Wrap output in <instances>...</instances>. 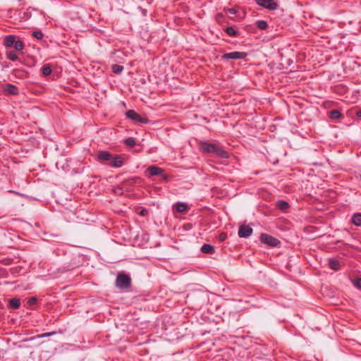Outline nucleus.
<instances>
[{
    "mask_svg": "<svg viewBox=\"0 0 361 361\" xmlns=\"http://www.w3.org/2000/svg\"><path fill=\"white\" fill-rule=\"evenodd\" d=\"M173 207L179 213H184L188 209V205L183 202H177Z\"/></svg>",
    "mask_w": 361,
    "mask_h": 361,
    "instance_id": "obj_14",
    "label": "nucleus"
},
{
    "mask_svg": "<svg viewBox=\"0 0 361 361\" xmlns=\"http://www.w3.org/2000/svg\"><path fill=\"white\" fill-rule=\"evenodd\" d=\"M260 240L262 243L271 247H276L280 244V240L279 239L267 233L261 234Z\"/></svg>",
    "mask_w": 361,
    "mask_h": 361,
    "instance_id": "obj_4",
    "label": "nucleus"
},
{
    "mask_svg": "<svg viewBox=\"0 0 361 361\" xmlns=\"http://www.w3.org/2000/svg\"><path fill=\"white\" fill-rule=\"evenodd\" d=\"M13 47L15 49L16 51L23 53V51L25 48V44L23 41L20 39H16Z\"/></svg>",
    "mask_w": 361,
    "mask_h": 361,
    "instance_id": "obj_16",
    "label": "nucleus"
},
{
    "mask_svg": "<svg viewBox=\"0 0 361 361\" xmlns=\"http://www.w3.org/2000/svg\"><path fill=\"white\" fill-rule=\"evenodd\" d=\"M140 179L141 178L140 177L135 176L122 181L121 184L126 190H129L132 187L135 185L137 180H140Z\"/></svg>",
    "mask_w": 361,
    "mask_h": 361,
    "instance_id": "obj_9",
    "label": "nucleus"
},
{
    "mask_svg": "<svg viewBox=\"0 0 361 361\" xmlns=\"http://www.w3.org/2000/svg\"><path fill=\"white\" fill-rule=\"evenodd\" d=\"M16 51H7L6 52V58L12 61H16L18 60V56Z\"/></svg>",
    "mask_w": 361,
    "mask_h": 361,
    "instance_id": "obj_18",
    "label": "nucleus"
},
{
    "mask_svg": "<svg viewBox=\"0 0 361 361\" xmlns=\"http://www.w3.org/2000/svg\"><path fill=\"white\" fill-rule=\"evenodd\" d=\"M252 228L247 225H242L238 230V235L240 238H247L252 233Z\"/></svg>",
    "mask_w": 361,
    "mask_h": 361,
    "instance_id": "obj_10",
    "label": "nucleus"
},
{
    "mask_svg": "<svg viewBox=\"0 0 361 361\" xmlns=\"http://www.w3.org/2000/svg\"><path fill=\"white\" fill-rule=\"evenodd\" d=\"M352 223L357 226H361V213H355L352 217Z\"/></svg>",
    "mask_w": 361,
    "mask_h": 361,
    "instance_id": "obj_20",
    "label": "nucleus"
},
{
    "mask_svg": "<svg viewBox=\"0 0 361 361\" xmlns=\"http://www.w3.org/2000/svg\"><path fill=\"white\" fill-rule=\"evenodd\" d=\"M124 188L122 187V185L120 184L116 189L115 193L117 195H122L123 193Z\"/></svg>",
    "mask_w": 361,
    "mask_h": 361,
    "instance_id": "obj_31",
    "label": "nucleus"
},
{
    "mask_svg": "<svg viewBox=\"0 0 361 361\" xmlns=\"http://www.w3.org/2000/svg\"><path fill=\"white\" fill-rule=\"evenodd\" d=\"M225 32L231 37L238 36V32L233 27H228L225 29Z\"/></svg>",
    "mask_w": 361,
    "mask_h": 361,
    "instance_id": "obj_28",
    "label": "nucleus"
},
{
    "mask_svg": "<svg viewBox=\"0 0 361 361\" xmlns=\"http://www.w3.org/2000/svg\"><path fill=\"white\" fill-rule=\"evenodd\" d=\"M247 56V53L241 51H233L230 53H226L222 55L221 59L223 60L228 59H243Z\"/></svg>",
    "mask_w": 361,
    "mask_h": 361,
    "instance_id": "obj_6",
    "label": "nucleus"
},
{
    "mask_svg": "<svg viewBox=\"0 0 361 361\" xmlns=\"http://www.w3.org/2000/svg\"><path fill=\"white\" fill-rule=\"evenodd\" d=\"M226 237H227L226 233H221V235H219L220 241H224L226 240Z\"/></svg>",
    "mask_w": 361,
    "mask_h": 361,
    "instance_id": "obj_34",
    "label": "nucleus"
},
{
    "mask_svg": "<svg viewBox=\"0 0 361 361\" xmlns=\"http://www.w3.org/2000/svg\"><path fill=\"white\" fill-rule=\"evenodd\" d=\"M56 334V332L55 331H51V332H48V333H44V334H38V335H36L33 337H32L30 338V340H34V339H36V338H44V337H48V336H53Z\"/></svg>",
    "mask_w": 361,
    "mask_h": 361,
    "instance_id": "obj_26",
    "label": "nucleus"
},
{
    "mask_svg": "<svg viewBox=\"0 0 361 361\" xmlns=\"http://www.w3.org/2000/svg\"><path fill=\"white\" fill-rule=\"evenodd\" d=\"M329 266L331 269L334 271L338 270L341 267L340 262L338 260L332 258L329 259Z\"/></svg>",
    "mask_w": 361,
    "mask_h": 361,
    "instance_id": "obj_17",
    "label": "nucleus"
},
{
    "mask_svg": "<svg viewBox=\"0 0 361 361\" xmlns=\"http://www.w3.org/2000/svg\"><path fill=\"white\" fill-rule=\"evenodd\" d=\"M224 11L228 14L231 18H233L237 13V11L234 8H224Z\"/></svg>",
    "mask_w": 361,
    "mask_h": 361,
    "instance_id": "obj_29",
    "label": "nucleus"
},
{
    "mask_svg": "<svg viewBox=\"0 0 361 361\" xmlns=\"http://www.w3.org/2000/svg\"><path fill=\"white\" fill-rule=\"evenodd\" d=\"M360 180H361V174H360Z\"/></svg>",
    "mask_w": 361,
    "mask_h": 361,
    "instance_id": "obj_40",
    "label": "nucleus"
},
{
    "mask_svg": "<svg viewBox=\"0 0 361 361\" xmlns=\"http://www.w3.org/2000/svg\"><path fill=\"white\" fill-rule=\"evenodd\" d=\"M113 154L108 151L100 150L97 155V160L100 162H110Z\"/></svg>",
    "mask_w": 361,
    "mask_h": 361,
    "instance_id": "obj_8",
    "label": "nucleus"
},
{
    "mask_svg": "<svg viewBox=\"0 0 361 361\" xmlns=\"http://www.w3.org/2000/svg\"><path fill=\"white\" fill-rule=\"evenodd\" d=\"M41 71H42V73L45 75V76H48L49 75L51 72H52V70H51V68L50 66V65L49 64H45L44 65L42 68H41Z\"/></svg>",
    "mask_w": 361,
    "mask_h": 361,
    "instance_id": "obj_21",
    "label": "nucleus"
},
{
    "mask_svg": "<svg viewBox=\"0 0 361 361\" xmlns=\"http://www.w3.org/2000/svg\"><path fill=\"white\" fill-rule=\"evenodd\" d=\"M37 299L35 297H31L27 300V304L29 305H34L37 303Z\"/></svg>",
    "mask_w": 361,
    "mask_h": 361,
    "instance_id": "obj_32",
    "label": "nucleus"
},
{
    "mask_svg": "<svg viewBox=\"0 0 361 361\" xmlns=\"http://www.w3.org/2000/svg\"><path fill=\"white\" fill-rule=\"evenodd\" d=\"M159 176L162 178V179H164L165 180H167L169 178V176L166 175V173H164V171L162 172V175H159Z\"/></svg>",
    "mask_w": 361,
    "mask_h": 361,
    "instance_id": "obj_36",
    "label": "nucleus"
},
{
    "mask_svg": "<svg viewBox=\"0 0 361 361\" xmlns=\"http://www.w3.org/2000/svg\"><path fill=\"white\" fill-rule=\"evenodd\" d=\"M124 164V158L123 155L116 154L113 155L112 159H111L110 162L107 163V164L110 167L113 168H120Z\"/></svg>",
    "mask_w": 361,
    "mask_h": 361,
    "instance_id": "obj_7",
    "label": "nucleus"
},
{
    "mask_svg": "<svg viewBox=\"0 0 361 361\" xmlns=\"http://www.w3.org/2000/svg\"><path fill=\"white\" fill-rule=\"evenodd\" d=\"M115 284L121 289H127L131 286V279L129 275L123 272L117 275Z\"/></svg>",
    "mask_w": 361,
    "mask_h": 361,
    "instance_id": "obj_2",
    "label": "nucleus"
},
{
    "mask_svg": "<svg viewBox=\"0 0 361 361\" xmlns=\"http://www.w3.org/2000/svg\"><path fill=\"white\" fill-rule=\"evenodd\" d=\"M204 154H209L214 158L221 159L230 157L229 153L220 144L209 141H204Z\"/></svg>",
    "mask_w": 361,
    "mask_h": 361,
    "instance_id": "obj_1",
    "label": "nucleus"
},
{
    "mask_svg": "<svg viewBox=\"0 0 361 361\" xmlns=\"http://www.w3.org/2000/svg\"><path fill=\"white\" fill-rule=\"evenodd\" d=\"M20 306V300L18 298H11L8 300V307L17 310Z\"/></svg>",
    "mask_w": 361,
    "mask_h": 361,
    "instance_id": "obj_15",
    "label": "nucleus"
},
{
    "mask_svg": "<svg viewBox=\"0 0 361 361\" xmlns=\"http://www.w3.org/2000/svg\"><path fill=\"white\" fill-rule=\"evenodd\" d=\"M123 143L129 147H133L136 145V142L133 137H127L123 140Z\"/></svg>",
    "mask_w": 361,
    "mask_h": 361,
    "instance_id": "obj_23",
    "label": "nucleus"
},
{
    "mask_svg": "<svg viewBox=\"0 0 361 361\" xmlns=\"http://www.w3.org/2000/svg\"><path fill=\"white\" fill-rule=\"evenodd\" d=\"M256 26L259 30H264L268 27V24L267 21L261 20L256 22Z\"/></svg>",
    "mask_w": 361,
    "mask_h": 361,
    "instance_id": "obj_22",
    "label": "nucleus"
},
{
    "mask_svg": "<svg viewBox=\"0 0 361 361\" xmlns=\"http://www.w3.org/2000/svg\"><path fill=\"white\" fill-rule=\"evenodd\" d=\"M255 1L257 5L270 11H274L279 7L274 0H255Z\"/></svg>",
    "mask_w": 361,
    "mask_h": 361,
    "instance_id": "obj_5",
    "label": "nucleus"
},
{
    "mask_svg": "<svg viewBox=\"0 0 361 361\" xmlns=\"http://www.w3.org/2000/svg\"><path fill=\"white\" fill-rule=\"evenodd\" d=\"M214 252L215 249L214 246L204 243V254H214Z\"/></svg>",
    "mask_w": 361,
    "mask_h": 361,
    "instance_id": "obj_25",
    "label": "nucleus"
},
{
    "mask_svg": "<svg viewBox=\"0 0 361 361\" xmlns=\"http://www.w3.org/2000/svg\"><path fill=\"white\" fill-rule=\"evenodd\" d=\"M353 284L355 287L361 289V278H357L354 280Z\"/></svg>",
    "mask_w": 361,
    "mask_h": 361,
    "instance_id": "obj_33",
    "label": "nucleus"
},
{
    "mask_svg": "<svg viewBox=\"0 0 361 361\" xmlns=\"http://www.w3.org/2000/svg\"><path fill=\"white\" fill-rule=\"evenodd\" d=\"M123 66L118 64H114L111 67L113 73L120 74L123 71Z\"/></svg>",
    "mask_w": 361,
    "mask_h": 361,
    "instance_id": "obj_24",
    "label": "nucleus"
},
{
    "mask_svg": "<svg viewBox=\"0 0 361 361\" xmlns=\"http://www.w3.org/2000/svg\"><path fill=\"white\" fill-rule=\"evenodd\" d=\"M148 212L147 209H142L140 212V215L144 216H146Z\"/></svg>",
    "mask_w": 361,
    "mask_h": 361,
    "instance_id": "obj_35",
    "label": "nucleus"
},
{
    "mask_svg": "<svg viewBox=\"0 0 361 361\" xmlns=\"http://www.w3.org/2000/svg\"><path fill=\"white\" fill-rule=\"evenodd\" d=\"M342 116V114L340 111L334 109L330 111V117L333 119H337Z\"/></svg>",
    "mask_w": 361,
    "mask_h": 361,
    "instance_id": "obj_27",
    "label": "nucleus"
},
{
    "mask_svg": "<svg viewBox=\"0 0 361 361\" xmlns=\"http://www.w3.org/2000/svg\"><path fill=\"white\" fill-rule=\"evenodd\" d=\"M200 149H203V142H200Z\"/></svg>",
    "mask_w": 361,
    "mask_h": 361,
    "instance_id": "obj_38",
    "label": "nucleus"
},
{
    "mask_svg": "<svg viewBox=\"0 0 361 361\" xmlns=\"http://www.w3.org/2000/svg\"><path fill=\"white\" fill-rule=\"evenodd\" d=\"M3 90L4 92L8 94L17 95L19 93L18 88L16 85L11 83L5 84L4 85Z\"/></svg>",
    "mask_w": 361,
    "mask_h": 361,
    "instance_id": "obj_11",
    "label": "nucleus"
},
{
    "mask_svg": "<svg viewBox=\"0 0 361 361\" xmlns=\"http://www.w3.org/2000/svg\"><path fill=\"white\" fill-rule=\"evenodd\" d=\"M32 35L37 39H42L44 37V34L40 30L33 31Z\"/></svg>",
    "mask_w": 361,
    "mask_h": 361,
    "instance_id": "obj_30",
    "label": "nucleus"
},
{
    "mask_svg": "<svg viewBox=\"0 0 361 361\" xmlns=\"http://www.w3.org/2000/svg\"><path fill=\"white\" fill-rule=\"evenodd\" d=\"M16 41V37L13 35H6L4 38V45L6 47H13Z\"/></svg>",
    "mask_w": 361,
    "mask_h": 361,
    "instance_id": "obj_12",
    "label": "nucleus"
},
{
    "mask_svg": "<svg viewBox=\"0 0 361 361\" xmlns=\"http://www.w3.org/2000/svg\"><path fill=\"white\" fill-rule=\"evenodd\" d=\"M126 116L128 118L136 122V123H148L149 119L147 117H143L140 116L139 114H137L134 110H128L126 112Z\"/></svg>",
    "mask_w": 361,
    "mask_h": 361,
    "instance_id": "obj_3",
    "label": "nucleus"
},
{
    "mask_svg": "<svg viewBox=\"0 0 361 361\" xmlns=\"http://www.w3.org/2000/svg\"><path fill=\"white\" fill-rule=\"evenodd\" d=\"M276 206L281 210H286L290 207L289 204L287 202L282 200H279L276 202Z\"/></svg>",
    "mask_w": 361,
    "mask_h": 361,
    "instance_id": "obj_19",
    "label": "nucleus"
},
{
    "mask_svg": "<svg viewBox=\"0 0 361 361\" xmlns=\"http://www.w3.org/2000/svg\"><path fill=\"white\" fill-rule=\"evenodd\" d=\"M147 171L149 172L151 176L162 175L164 169L157 166H150L147 168Z\"/></svg>",
    "mask_w": 361,
    "mask_h": 361,
    "instance_id": "obj_13",
    "label": "nucleus"
},
{
    "mask_svg": "<svg viewBox=\"0 0 361 361\" xmlns=\"http://www.w3.org/2000/svg\"><path fill=\"white\" fill-rule=\"evenodd\" d=\"M355 115L359 117V118H361V110H358L356 111L355 113Z\"/></svg>",
    "mask_w": 361,
    "mask_h": 361,
    "instance_id": "obj_37",
    "label": "nucleus"
},
{
    "mask_svg": "<svg viewBox=\"0 0 361 361\" xmlns=\"http://www.w3.org/2000/svg\"><path fill=\"white\" fill-rule=\"evenodd\" d=\"M200 251H201L202 252H203V246H202V247H200Z\"/></svg>",
    "mask_w": 361,
    "mask_h": 361,
    "instance_id": "obj_39",
    "label": "nucleus"
}]
</instances>
